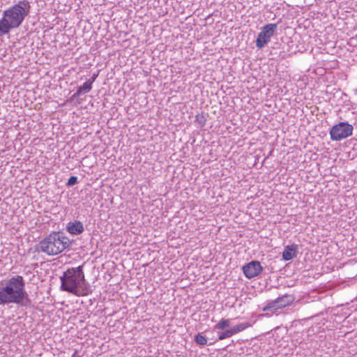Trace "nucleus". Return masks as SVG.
Instances as JSON below:
<instances>
[{
	"instance_id": "nucleus-2",
	"label": "nucleus",
	"mask_w": 357,
	"mask_h": 357,
	"mask_svg": "<svg viewBox=\"0 0 357 357\" xmlns=\"http://www.w3.org/2000/svg\"><path fill=\"white\" fill-rule=\"evenodd\" d=\"M84 264L68 268L60 277L61 290L76 296H84L91 293L90 286L85 279Z\"/></svg>"
},
{
	"instance_id": "nucleus-13",
	"label": "nucleus",
	"mask_w": 357,
	"mask_h": 357,
	"mask_svg": "<svg viewBox=\"0 0 357 357\" xmlns=\"http://www.w3.org/2000/svg\"><path fill=\"white\" fill-rule=\"evenodd\" d=\"M230 325L229 319H222L215 326V328L218 330H225Z\"/></svg>"
},
{
	"instance_id": "nucleus-11",
	"label": "nucleus",
	"mask_w": 357,
	"mask_h": 357,
	"mask_svg": "<svg viewBox=\"0 0 357 357\" xmlns=\"http://www.w3.org/2000/svg\"><path fill=\"white\" fill-rule=\"evenodd\" d=\"M92 89V85L90 82L86 81L84 84L79 86L77 91L72 96L71 99L75 100L78 98L82 93H86L89 92Z\"/></svg>"
},
{
	"instance_id": "nucleus-14",
	"label": "nucleus",
	"mask_w": 357,
	"mask_h": 357,
	"mask_svg": "<svg viewBox=\"0 0 357 357\" xmlns=\"http://www.w3.org/2000/svg\"><path fill=\"white\" fill-rule=\"evenodd\" d=\"M195 341L197 344L204 346L207 344V339L205 336L202 335L201 333H198L195 337Z\"/></svg>"
},
{
	"instance_id": "nucleus-10",
	"label": "nucleus",
	"mask_w": 357,
	"mask_h": 357,
	"mask_svg": "<svg viewBox=\"0 0 357 357\" xmlns=\"http://www.w3.org/2000/svg\"><path fill=\"white\" fill-rule=\"evenodd\" d=\"M298 245L296 244H292L290 245H287L284 248V250L282 252V258L285 261H289L292 259L296 256Z\"/></svg>"
},
{
	"instance_id": "nucleus-16",
	"label": "nucleus",
	"mask_w": 357,
	"mask_h": 357,
	"mask_svg": "<svg viewBox=\"0 0 357 357\" xmlns=\"http://www.w3.org/2000/svg\"><path fill=\"white\" fill-rule=\"evenodd\" d=\"M78 183V178L77 176H70L68 180V182L66 183V185L68 186H73L75 184H77Z\"/></svg>"
},
{
	"instance_id": "nucleus-9",
	"label": "nucleus",
	"mask_w": 357,
	"mask_h": 357,
	"mask_svg": "<svg viewBox=\"0 0 357 357\" xmlns=\"http://www.w3.org/2000/svg\"><path fill=\"white\" fill-rule=\"evenodd\" d=\"M66 230L70 234L79 235L84 231V229L82 222L78 220H74L67 224Z\"/></svg>"
},
{
	"instance_id": "nucleus-18",
	"label": "nucleus",
	"mask_w": 357,
	"mask_h": 357,
	"mask_svg": "<svg viewBox=\"0 0 357 357\" xmlns=\"http://www.w3.org/2000/svg\"><path fill=\"white\" fill-rule=\"evenodd\" d=\"M355 93L357 95V89L355 90Z\"/></svg>"
},
{
	"instance_id": "nucleus-17",
	"label": "nucleus",
	"mask_w": 357,
	"mask_h": 357,
	"mask_svg": "<svg viewBox=\"0 0 357 357\" xmlns=\"http://www.w3.org/2000/svg\"><path fill=\"white\" fill-rule=\"evenodd\" d=\"M98 73L97 74H93V75L92 76L91 78H90L88 82L91 83V84L92 85L93 82H95L96 77H98Z\"/></svg>"
},
{
	"instance_id": "nucleus-4",
	"label": "nucleus",
	"mask_w": 357,
	"mask_h": 357,
	"mask_svg": "<svg viewBox=\"0 0 357 357\" xmlns=\"http://www.w3.org/2000/svg\"><path fill=\"white\" fill-rule=\"evenodd\" d=\"M70 245L69 238L60 232H52L40 241L36 250L47 255H56Z\"/></svg>"
},
{
	"instance_id": "nucleus-1",
	"label": "nucleus",
	"mask_w": 357,
	"mask_h": 357,
	"mask_svg": "<svg viewBox=\"0 0 357 357\" xmlns=\"http://www.w3.org/2000/svg\"><path fill=\"white\" fill-rule=\"evenodd\" d=\"M31 303L22 276L15 275L0 283V305L15 303L27 307Z\"/></svg>"
},
{
	"instance_id": "nucleus-15",
	"label": "nucleus",
	"mask_w": 357,
	"mask_h": 357,
	"mask_svg": "<svg viewBox=\"0 0 357 357\" xmlns=\"http://www.w3.org/2000/svg\"><path fill=\"white\" fill-rule=\"evenodd\" d=\"M233 333H232V331L230 329H228V330H226L225 331L222 332V333H220L218 335V340H225L226 338H228V337H230L231 336H233Z\"/></svg>"
},
{
	"instance_id": "nucleus-8",
	"label": "nucleus",
	"mask_w": 357,
	"mask_h": 357,
	"mask_svg": "<svg viewBox=\"0 0 357 357\" xmlns=\"http://www.w3.org/2000/svg\"><path fill=\"white\" fill-rule=\"evenodd\" d=\"M245 276L251 279L259 275L263 271V267L258 261H252L243 267Z\"/></svg>"
},
{
	"instance_id": "nucleus-12",
	"label": "nucleus",
	"mask_w": 357,
	"mask_h": 357,
	"mask_svg": "<svg viewBox=\"0 0 357 357\" xmlns=\"http://www.w3.org/2000/svg\"><path fill=\"white\" fill-rule=\"evenodd\" d=\"M251 326H252V324L249 322L241 323V324L234 326V327H232L231 328V330L232 331L233 335H235V334H236L239 332H241Z\"/></svg>"
},
{
	"instance_id": "nucleus-5",
	"label": "nucleus",
	"mask_w": 357,
	"mask_h": 357,
	"mask_svg": "<svg viewBox=\"0 0 357 357\" xmlns=\"http://www.w3.org/2000/svg\"><path fill=\"white\" fill-rule=\"evenodd\" d=\"M293 301L294 297L291 295L285 294L273 301H269L266 305L262 308V310L267 312L266 314V316H271L277 310L290 305Z\"/></svg>"
},
{
	"instance_id": "nucleus-7",
	"label": "nucleus",
	"mask_w": 357,
	"mask_h": 357,
	"mask_svg": "<svg viewBox=\"0 0 357 357\" xmlns=\"http://www.w3.org/2000/svg\"><path fill=\"white\" fill-rule=\"evenodd\" d=\"M278 28V24L270 23L264 25L259 33L256 40V47L262 49L267 45Z\"/></svg>"
},
{
	"instance_id": "nucleus-6",
	"label": "nucleus",
	"mask_w": 357,
	"mask_h": 357,
	"mask_svg": "<svg viewBox=\"0 0 357 357\" xmlns=\"http://www.w3.org/2000/svg\"><path fill=\"white\" fill-rule=\"evenodd\" d=\"M353 130L352 125L347 122H340L331 128L330 131L331 139L333 141H340L351 136Z\"/></svg>"
},
{
	"instance_id": "nucleus-3",
	"label": "nucleus",
	"mask_w": 357,
	"mask_h": 357,
	"mask_svg": "<svg viewBox=\"0 0 357 357\" xmlns=\"http://www.w3.org/2000/svg\"><path fill=\"white\" fill-rule=\"evenodd\" d=\"M31 5L26 0L17 3L3 11L0 20V36L8 34L10 31L21 26L30 13Z\"/></svg>"
}]
</instances>
